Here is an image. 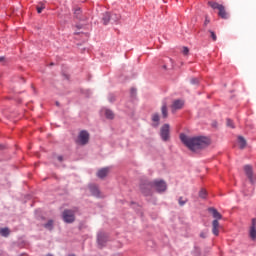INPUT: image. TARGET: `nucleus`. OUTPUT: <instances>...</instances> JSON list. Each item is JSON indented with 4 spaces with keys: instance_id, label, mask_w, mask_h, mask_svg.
I'll list each match as a JSON object with an SVG mask.
<instances>
[{
    "instance_id": "nucleus-1",
    "label": "nucleus",
    "mask_w": 256,
    "mask_h": 256,
    "mask_svg": "<svg viewBox=\"0 0 256 256\" xmlns=\"http://www.w3.org/2000/svg\"><path fill=\"white\" fill-rule=\"evenodd\" d=\"M140 191L145 197H151L153 191H156V193H165V191H167V183L161 179L152 181L142 180L140 183Z\"/></svg>"
},
{
    "instance_id": "nucleus-2",
    "label": "nucleus",
    "mask_w": 256,
    "mask_h": 256,
    "mask_svg": "<svg viewBox=\"0 0 256 256\" xmlns=\"http://www.w3.org/2000/svg\"><path fill=\"white\" fill-rule=\"evenodd\" d=\"M180 141L190 149V151H197V149H203L209 145L210 140L207 137H189L185 134H180Z\"/></svg>"
},
{
    "instance_id": "nucleus-3",
    "label": "nucleus",
    "mask_w": 256,
    "mask_h": 256,
    "mask_svg": "<svg viewBox=\"0 0 256 256\" xmlns=\"http://www.w3.org/2000/svg\"><path fill=\"white\" fill-rule=\"evenodd\" d=\"M209 212L212 213V216L215 219L212 222V233L217 237L219 236V220L223 219V216L215 208H209Z\"/></svg>"
},
{
    "instance_id": "nucleus-4",
    "label": "nucleus",
    "mask_w": 256,
    "mask_h": 256,
    "mask_svg": "<svg viewBox=\"0 0 256 256\" xmlns=\"http://www.w3.org/2000/svg\"><path fill=\"white\" fill-rule=\"evenodd\" d=\"M77 210L75 209H66L62 213V219L65 223H74L75 222V213Z\"/></svg>"
},
{
    "instance_id": "nucleus-5",
    "label": "nucleus",
    "mask_w": 256,
    "mask_h": 256,
    "mask_svg": "<svg viewBox=\"0 0 256 256\" xmlns=\"http://www.w3.org/2000/svg\"><path fill=\"white\" fill-rule=\"evenodd\" d=\"M77 143L78 145H87L89 143V132L81 131L78 135Z\"/></svg>"
},
{
    "instance_id": "nucleus-6",
    "label": "nucleus",
    "mask_w": 256,
    "mask_h": 256,
    "mask_svg": "<svg viewBox=\"0 0 256 256\" xmlns=\"http://www.w3.org/2000/svg\"><path fill=\"white\" fill-rule=\"evenodd\" d=\"M169 133H170L169 124H164L160 129V135H161L162 141H169Z\"/></svg>"
},
{
    "instance_id": "nucleus-7",
    "label": "nucleus",
    "mask_w": 256,
    "mask_h": 256,
    "mask_svg": "<svg viewBox=\"0 0 256 256\" xmlns=\"http://www.w3.org/2000/svg\"><path fill=\"white\" fill-rule=\"evenodd\" d=\"M244 172L247 178L249 179L250 183H255L256 179L253 176V167L251 165L244 166Z\"/></svg>"
},
{
    "instance_id": "nucleus-8",
    "label": "nucleus",
    "mask_w": 256,
    "mask_h": 256,
    "mask_svg": "<svg viewBox=\"0 0 256 256\" xmlns=\"http://www.w3.org/2000/svg\"><path fill=\"white\" fill-rule=\"evenodd\" d=\"M184 105L185 102L183 100H174L171 105L172 113H175V111H179V109H183Z\"/></svg>"
},
{
    "instance_id": "nucleus-9",
    "label": "nucleus",
    "mask_w": 256,
    "mask_h": 256,
    "mask_svg": "<svg viewBox=\"0 0 256 256\" xmlns=\"http://www.w3.org/2000/svg\"><path fill=\"white\" fill-rule=\"evenodd\" d=\"M109 171H110L109 167L102 168V169L98 170L97 177H99V179H105V177H107V175H109Z\"/></svg>"
},
{
    "instance_id": "nucleus-10",
    "label": "nucleus",
    "mask_w": 256,
    "mask_h": 256,
    "mask_svg": "<svg viewBox=\"0 0 256 256\" xmlns=\"http://www.w3.org/2000/svg\"><path fill=\"white\" fill-rule=\"evenodd\" d=\"M89 189H90V193L94 197H101V191H99V188L96 185H90Z\"/></svg>"
},
{
    "instance_id": "nucleus-11",
    "label": "nucleus",
    "mask_w": 256,
    "mask_h": 256,
    "mask_svg": "<svg viewBox=\"0 0 256 256\" xmlns=\"http://www.w3.org/2000/svg\"><path fill=\"white\" fill-rule=\"evenodd\" d=\"M161 113L164 119H167V117H169V111L167 110V102L165 101L162 103Z\"/></svg>"
},
{
    "instance_id": "nucleus-12",
    "label": "nucleus",
    "mask_w": 256,
    "mask_h": 256,
    "mask_svg": "<svg viewBox=\"0 0 256 256\" xmlns=\"http://www.w3.org/2000/svg\"><path fill=\"white\" fill-rule=\"evenodd\" d=\"M218 11V15L219 17H221V19H227V12L225 11V6H220V9Z\"/></svg>"
},
{
    "instance_id": "nucleus-13",
    "label": "nucleus",
    "mask_w": 256,
    "mask_h": 256,
    "mask_svg": "<svg viewBox=\"0 0 256 256\" xmlns=\"http://www.w3.org/2000/svg\"><path fill=\"white\" fill-rule=\"evenodd\" d=\"M238 143L240 145V149H245L247 147V140L243 136L238 137Z\"/></svg>"
},
{
    "instance_id": "nucleus-14",
    "label": "nucleus",
    "mask_w": 256,
    "mask_h": 256,
    "mask_svg": "<svg viewBox=\"0 0 256 256\" xmlns=\"http://www.w3.org/2000/svg\"><path fill=\"white\" fill-rule=\"evenodd\" d=\"M102 21L104 25H108L109 21H111V14L109 12H106L103 14Z\"/></svg>"
},
{
    "instance_id": "nucleus-15",
    "label": "nucleus",
    "mask_w": 256,
    "mask_h": 256,
    "mask_svg": "<svg viewBox=\"0 0 256 256\" xmlns=\"http://www.w3.org/2000/svg\"><path fill=\"white\" fill-rule=\"evenodd\" d=\"M208 5L212 8V9H220L222 7L221 4L217 3V2H213V1H209Z\"/></svg>"
},
{
    "instance_id": "nucleus-16",
    "label": "nucleus",
    "mask_w": 256,
    "mask_h": 256,
    "mask_svg": "<svg viewBox=\"0 0 256 256\" xmlns=\"http://www.w3.org/2000/svg\"><path fill=\"white\" fill-rule=\"evenodd\" d=\"M152 121H153V125L154 127H157L159 125V121H160V118H159V114H153L152 115Z\"/></svg>"
},
{
    "instance_id": "nucleus-17",
    "label": "nucleus",
    "mask_w": 256,
    "mask_h": 256,
    "mask_svg": "<svg viewBox=\"0 0 256 256\" xmlns=\"http://www.w3.org/2000/svg\"><path fill=\"white\" fill-rule=\"evenodd\" d=\"M105 117L106 119H114L115 114L113 113V111L106 109L105 110Z\"/></svg>"
},
{
    "instance_id": "nucleus-18",
    "label": "nucleus",
    "mask_w": 256,
    "mask_h": 256,
    "mask_svg": "<svg viewBox=\"0 0 256 256\" xmlns=\"http://www.w3.org/2000/svg\"><path fill=\"white\" fill-rule=\"evenodd\" d=\"M9 228H1L0 229V235H2V237H9Z\"/></svg>"
},
{
    "instance_id": "nucleus-19",
    "label": "nucleus",
    "mask_w": 256,
    "mask_h": 256,
    "mask_svg": "<svg viewBox=\"0 0 256 256\" xmlns=\"http://www.w3.org/2000/svg\"><path fill=\"white\" fill-rule=\"evenodd\" d=\"M110 19H111V21H114V23H117V21H119L121 19V15H119V14H112L110 16Z\"/></svg>"
},
{
    "instance_id": "nucleus-20",
    "label": "nucleus",
    "mask_w": 256,
    "mask_h": 256,
    "mask_svg": "<svg viewBox=\"0 0 256 256\" xmlns=\"http://www.w3.org/2000/svg\"><path fill=\"white\" fill-rule=\"evenodd\" d=\"M37 13H43V9H45V3L40 2L39 5L36 7Z\"/></svg>"
},
{
    "instance_id": "nucleus-21",
    "label": "nucleus",
    "mask_w": 256,
    "mask_h": 256,
    "mask_svg": "<svg viewBox=\"0 0 256 256\" xmlns=\"http://www.w3.org/2000/svg\"><path fill=\"white\" fill-rule=\"evenodd\" d=\"M249 236L252 239V241H255V239H256V229H250Z\"/></svg>"
},
{
    "instance_id": "nucleus-22",
    "label": "nucleus",
    "mask_w": 256,
    "mask_h": 256,
    "mask_svg": "<svg viewBox=\"0 0 256 256\" xmlns=\"http://www.w3.org/2000/svg\"><path fill=\"white\" fill-rule=\"evenodd\" d=\"M45 229H49V231H51V229H53V220H49L45 225H44Z\"/></svg>"
},
{
    "instance_id": "nucleus-23",
    "label": "nucleus",
    "mask_w": 256,
    "mask_h": 256,
    "mask_svg": "<svg viewBox=\"0 0 256 256\" xmlns=\"http://www.w3.org/2000/svg\"><path fill=\"white\" fill-rule=\"evenodd\" d=\"M199 197H201V199H205V197H207V191L201 190L199 192Z\"/></svg>"
},
{
    "instance_id": "nucleus-24",
    "label": "nucleus",
    "mask_w": 256,
    "mask_h": 256,
    "mask_svg": "<svg viewBox=\"0 0 256 256\" xmlns=\"http://www.w3.org/2000/svg\"><path fill=\"white\" fill-rule=\"evenodd\" d=\"M178 203L181 207H183V205H185L187 203V200H183V197H180L178 200Z\"/></svg>"
},
{
    "instance_id": "nucleus-25",
    "label": "nucleus",
    "mask_w": 256,
    "mask_h": 256,
    "mask_svg": "<svg viewBox=\"0 0 256 256\" xmlns=\"http://www.w3.org/2000/svg\"><path fill=\"white\" fill-rule=\"evenodd\" d=\"M209 33H210V35L212 37V40L213 41H217V34H215L212 30H209Z\"/></svg>"
},
{
    "instance_id": "nucleus-26",
    "label": "nucleus",
    "mask_w": 256,
    "mask_h": 256,
    "mask_svg": "<svg viewBox=\"0 0 256 256\" xmlns=\"http://www.w3.org/2000/svg\"><path fill=\"white\" fill-rule=\"evenodd\" d=\"M227 127H231V129H233L235 127L233 125V121L231 119H227Z\"/></svg>"
},
{
    "instance_id": "nucleus-27",
    "label": "nucleus",
    "mask_w": 256,
    "mask_h": 256,
    "mask_svg": "<svg viewBox=\"0 0 256 256\" xmlns=\"http://www.w3.org/2000/svg\"><path fill=\"white\" fill-rule=\"evenodd\" d=\"M250 229H256V218L252 219Z\"/></svg>"
},
{
    "instance_id": "nucleus-28",
    "label": "nucleus",
    "mask_w": 256,
    "mask_h": 256,
    "mask_svg": "<svg viewBox=\"0 0 256 256\" xmlns=\"http://www.w3.org/2000/svg\"><path fill=\"white\" fill-rule=\"evenodd\" d=\"M98 243H99V245H103V236H102V234L98 235Z\"/></svg>"
},
{
    "instance_id": "nucleus-29",
    "label": "nucleus",
    "mask_w": 256,
    "mask_h": 256,
    "mask_svg": "<svg viewBox=\"0 0 256 256\" xmlns=\"http://www.w3.org/2000/svg\"><path fill=\"white\" fill-rule=\"evenodd\" d=\"M191 83H192V85H197V83H199V79H197V78H192V79H191Z\"/></svg>"
},
{
    "instance_id": "nucleus-30",
    "label": "nucleus",
    "mask_w": 256,
    "mask_h": 256,
    "mask_svg": "<svg viewBox=\"0 0 256 256\" xmlns=\"http://www.w3.org/2000/svg\"><path fill=\"white\" fill-rule=\"evenodd\" d=\"M182 52L184 55H189V48L184 47Z\"/></svg>"
},
{
    "instance_id": "nucleus-31",
    "label": "nucleus",
    "mask_w": 256,
    "mask_h": 256,
    "mask_svg": "<svg viewBox=\"0 0 256 256\" xmlns=\"http://www.w3.org/2000/svg\"><path fill=\"white\" fill-rule=\"evenodd\" d=\"M209 23H211V21L209 20L208 17H206L205 21H204V26L207 27V25H209Z\"/></svg>"
},
{
    "instance_id": "nucleus-32",
    "label": "nucleus",
    "mask_w": 256,
    "mask_h": 256,
    "mask_svg": "<svg viewBox=\"0 0 256 256\" xmlns=\"http://www.w3.org/2000/svg\"><path fill=\"white\" fill-rule=\"evenodd\" d=\"M200 237H201L202 239H205V237H207V234H205L204 232H202V233L200 234Z\"/></svg>"
},
{
    "instance_id": "nucleus-33",
    "label": "nucleus",
    "mask_w": 256,
    "mask_h": 256,
    "mask_svg": "<svg viewBox=\"0 0 256 256\" xmlns=\"http://www.w3.org/2000/svg\"><path fill=\"white\" fill-rule=\"evenodd\" d=\"M57 159L58 161H63V156H58Z\"/></svg>"
},
{
    "instance_id": "nucleus-34",
    "label": "nucleus",
    "mask_w": 256,
    "mask_h": 256,
    "mask_svg": "<svg viewBox=\"0 0 256 256\" xmlns=\"http://www.w3.org/2000/svg\"><path fill=\"white\" fill-rule=\"evenodd\" d=\"M2 61H5V57L0 56V63H1Z\"/></svg>"
},
{
    "instance_id": "nucleus-35",
    "label": "nucleus",
    "mask_w": 256,
    "mask_h": 256,
    "mask_svg": "<svg viewBox=\"0 0 256 256\" xmlns=\"http://www.w3.org/2000/svg\"><path fill=\"white\" fill-rule=\"evenodd\" d=\"M81 11V9H78L75 11V14L79 13Z\"/></svg>"
},
{
    "instance_id": "nucleus-36",
    "label": "nucleus",
    "mask_w": 256,
    "mask_h": 256,
    "mask_svg": "<svg viewBox=\"0 0 256 256\" xmlns=\"http://www.w3.org/2000/svg\"><path fill=\"white\" fill-rule=\"evenodd\" d=\"M163 68H164V69H167V66H166V65H164V66H163Z\"/></svg>"
},
{
    "instance_id": "nucleus-37",
    "label": "nucleus",
    "mask_w": 256,
    "mask_h": 256,
    "mask_svg": "<svg viewBox=\"0 0 256 256\" xmlns=\"http://www.w3.org/2000/svg\"><path fill=\"white\" fill-rule=\"evenodd\" d=\"M133 91H135V89H132V93H133Z\"/></svg>"
}]
</instances>
